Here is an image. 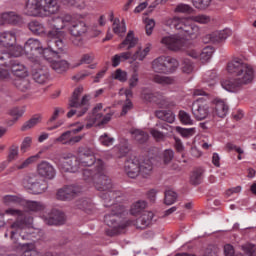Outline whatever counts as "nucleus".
Here are the masks:
<instances>
[{
    "label": "nucleus",
    "instance_id": "21",
    "mask_svg": "<svg viewBox=\"0 0 256 256\" xmlns=\"http://www.w3.org/2000/svg\"><path fill=\"white\" fill-rule=\"evenodd\" d=\"M155 214L151 211H144L142 215L135 221H129L130 225H135L136 229H147L151 223Z\"/></svg>",
    "mask_w": 256,
    "mask_h": 256
},
{
    "label": "nucleus",
    "instance_id": "14",
    "mask_svg": "<svg viewBox=\"0 0 256 256\" xmlns=\"http://www.w3.org/2000/svg\"><path fill=\"white\" fill-rule=\"evenodd\" d=\"M140 98L145 103H156V105H160L161 107H169L167 97L159 92H153V90L147 87L142 88Z\"/></svg>",
    "mask_w": 256,
    "mask_h": 256
},
{
    "label": "nucleus",
    "instance_id": "33",
    "mask_svg": "<svg viewBox=\"0 0 256 256\" xmlns=\"http://www.w3.org/2000/svg\"><path fill=\"white\" fill-rule=\"evenodd\" d=\"M157 119L165 121L166 123H175V114L171 110H157L155 112Z\"/></svg>",
    "mask_w": 256,
    "mask_h": 256
},
{
    "label": "nucleus",
    "instance_id": "38",
    "mask_svg": "<svg viewBox=\"0 0 256 256\" xmlns=\"http://www.w3.org/2000/svg\"><path fill=\"white\" fill-rule=\"evenodd\" d=\"M147 208V202L140 200L137 202H134L130 208L131 215H139L145 211Z\"/></svg>",
    "mask_w": 256,
    "mask_h": 256
},
{
    "label": "nucleus",
    "instance_id": "46",
    "mask_svg": "<svg viewBox=\"0 0 256 256\" xmlns=\"http://www.w3.org/2000/svg\"><path fill=\"white\" fill-rule=\"evenodd\" d=\"M188 18L191 19L194 23H199L200 25H207V23H211V17L205 14L190 16Z\"/></svg>",
    "mask_w": 256,
    "mask_h": 256
},
{
    "label": "nucleus",
    "instance_id": "8",
    "mask_svg": "<svg viewBox=\"0 0 256 256\" xmlns=\"http://www.w3.org/2000/svg\"><path fill=\"white\" fill-rule=\"evenodd\" d=\"M167 27L180 31L185 37L190 39H197L201 35V29L196 24H191L189 17H178L168 18L165 21Z\"/></svg>",
    "mask_w": 256,
    "mask_h": 256
},
{
    "label": "nucleus",
    "instance_id": "55",
    "mask_svg": "<svg viewBox=\"0 0 256 256\" xmlns=\"http://www.w3.org/2000/svg\"><path fill=\"white\" fill-rule=\"evenodd\" d=\"M10 55L11 57H21L23 55V51H25V48L21 47L20 45L14 44L13 46H10Z\"/></svg>",
    "mask_w": 256,
    "mask_h": 256
},
{
    "label": "nucleus",
    "instance_id": "41",
    "mask_svg": "<svg viewBox=\"0 0 256 256\" xmlns=\"http://www.w3.org/2000/svg\"><path fill=\"white\" fill-rule=\"evenodd\" d=\"M213 53H215V49L213 47L207 46L203 48L202 52L200 53V61H202V63H208V61H211Z\"/></svg>",
    "mask_w": 256,
    "mask_h": 256
},
{
    "label": "nucleus",
    "instance_id": "2",
    "mask_svg": "<svg viewBox=\"0 0 256 256\" xmlns=\"http://www.w3.org/2000/svg\"><path fill=\"white\" fill-rule=\"evenodd\" d=\"M227 71L230 75L236 77L234 79L223 80L221 83L223 89L230 93H237L243 85H250V83H253V79H255V68L239 58L228 63Z\"/></svg>",
    "mask_w": 256,
    "mask_h": 256
},
{
    "label": "nucleus",
    "instance_id": "48",
    "mask_svg": "<svg viewBox=\"0 0 256 256\" xmlns=\"http://www.w3.org/2000/svg\"><path fill=\"white\" fill-rule=\"evenodd\" d=\"M26 208L28 211L37 212V211H43V209H45V205L37 201H27Z\"/></svg>",
    "mask_w": 256,
    "mask_h": 256
},
{
    "label": "nucleus",
    "instance_id": "32",
    "mask_svg": "<svg viewBox=\"0 0 256 256\" xmlns=\"http://www.w3.org/2000/svg\"><path fill=\"white\" fill-rule=\"evenodd\" d=\"M167 57L161 56L156 58L152 63V69L155 73H166Z\"/></svg>",
    "mask_w": 256,
    "mask_h": 256
},
{
    "label": "nucleus",
    "instance_id": "29",
    "mask_svg": "<svg viewBox=\"0 0 256 256\" xmlns=\"http://www.w3.org/2000/svg\"><path fill=\"white\" fill-rule=\"evenodd\" d=\"M0 38L6 49L13 47L17 42V36L13 32L1 33Z\"/></svg>",
    "mask_w": 256,
    "mask_h": 256
},
{
    "label": "nucleus",
    "instance_id": "5",
    "mask_svg": "<svg viewBox=\"0 0 256 256\" xmlns=\"http://www.w3.org/2000/svg\"><path fill=\"white\" fill-rule=\"evenodd\" d=\"M47 45V48H43V45L38 39L30 38L24 45V53H26V55H30V57H37L38 53L39 55H43L44 59H55L61 57L62 51H59V48H57L55 44L52 46V48L49 46L48 36Z\"/></svg>",
    "mask_w": 256,
    "mask_h": 256
},
{
    "label": "nucleus",
    "instance_id": "34",
    "mask_svg": "<svg viewBox=\"0 0 256 256\" xmlns=\"http://www.w3.org/2000/svg\"><path fill=\"white\" fill-rule=\"evenodd\" d=\"M74 208L75 209H82L86 213H91V211H93V209H95V206L93 205L91 200L80 199V200H77L75 202Z\"/></svg>",
    "mask_w": 256,
    "mask_h": 256
},
{
    "label": "nucleus",
    "instance_id": "58",
    "mask_svg": "<svg viewBox=\"0 0 256 256\" xmlns=\"http://www.w3.org/2000/svg\"><path fill=\"white\" fill-rule=\"evenodd\" d=\"M150 135L156 140V141H163L165 139V134L157 128H151L150 129Z\"/></svg>",
    "mask_w": 256,
    "mask_h": 256
},
{
    "label": "nucleus",
    "instance_id": "50",
    "mask_svg": "<svg viewBox=\"0 0 256 256\" xmlns=\"http://www.w3.org/2000/svg\"><path fill=\"white\" fill-rule=\"evenodd\" d=\"M31 145H33V137L27 136L22 140V143L20 145V151L21 153H27L29 149H31Z\"/></svg>",
    "mask_w": 256,
    "mask_h": 256
},
{
    "label": "nucleus",
    "instance_id": "28",
    "mask_svg": "<svg viewBox=\"0 0 256 256\" xmlns=\"http://www.w3.org/2000/svg\"><path fill=\"white\" fill-rule=\"evenodd\" d=\"M132 139H135L140 145L149 141V134L141 129L132 128L130 130Z\"/></svg>",
    "mask_w": 256,
    "mask_h": 256
},
{
    "label": "nucleus",
    "instance_id": "53",
    "mask_svg": "<svg viewBox=\"0 0 256 256\" xmlns=\"http://www.w3.org/2000/svg\"><path fill=\"white\" fill-rule=\"evenodd\" d=\"M4 205H17V203H21V198L15 195H6L3 197Z\"/></svg>",
    "mask_w": 256,
    "mask_h": 256
},
{
    "label": "nucleus",
    "instance_id": "10",
    "mask_svg": "<svg viewBox=\"0 0 256 256\" xmlns=\"http://www.w3.org/2000/svg\"><path fill=\"white\" fill-rule=\"evenodd\" d=\"M103 110V104H97L93 110L92 114L87 117L86 129H91L93 125H107L109 121H111V117H113V112H109L103 116L101 111Z\"/></svg>",
    "mask_w": 256,
    "mask_h": 256
},
{
    "label": "nucleus",
    "instance_id": "20",
    "mask_svg": "<svg viewBox=\"0 0 256 256\" xmlns=\"http://www.w3.org/2000/svg\"><path fill=\"white\" fill-rule=\"evenodd\" d=\"M78 158L80 160L81 167H91V165H95V167H97V162L100 160L95 158V152L91 148L85 149L80 153Z\"/></svg>",
    "mask_w": 256,
    "mask_h": 256
},
{
    "label": "nucleus",
    "instance_id": "6",
    "mask_svg": "<svg viewBox=\"0 0 256 256\" xmlns=\"http://www.w3.org/2000/svg\"><path fill=\"white\" fill-rule=\"evenodd\" d=\"M106 207H111V213L104 216V223L112 228L113 233L111 235H116V233L131 225V222H124L123 218H121V215L125 213V206L117 204V200L109 202V206Z\"/></svg>",
    "mask_w": 256,
    "mask_h": 256
},
{
    "label": "nucleus",
    "instance_id": "52",
    "mask_svg": "<svg viewBox=\"0 0 256 256\" xmlns=\"http://www.w3.org/2000/svg\"><path fill=\"white\" fill-rule=\"evenodd\" d=\"M212 0H192V4L196 9H200V11H203L211 5Z\"/></svg>",
    "mask_w": 256,
    "mask_h": 256
},
{
    "label": "nucleus",
    "instance_id": "39",
    "mask_svg": "<svg viewBox=\"0 0 256 256\" xmlns=\"http://www.w3.org/2000/svg\"><path fill=\"white\" fill-rule=\"evenodd\" d=\"M4 23H10L11 25H17L21 21V16L15 14V12H6L2 14Z\"/></svg>",
    "mask_w": 256,
    "mask_h": 256
},
{
    "label": "nucleus",
    "instance_id": "22",
    "mask_svg": "<svg viewBox=\"0 0 256 256\" xmlns=\"http://www.w3.org/2000/svg\"><path fill=\"white\" fill-rule=\"evenodd\" d=\"M46 225H63L65 223V214L59 210H52L44 219Z\"/></svg>",
    "mask_w": 256,
    "mask_h": 256
},
{
    "label": "nucleus",
    "instance_id": "3",
    "mask_svg": "<svg viewBox=\"0 0 256 256\" xmlns=\"http://www.w3.org/2000/svg\"><path fill=\"white\" fill-rule=\"evenodd\" d=\"M96 169L98 178L94 182L97 191H100V197L104 201V207H109V203L117 201L121 198V192L113 190V183L107 176V170L105 167V162L103 160H98L96 163Z\"/></svg>",
    "mask_w": 256,
    "mask_h": 256
},
{
    "label": "nucleus",
    "instance_id": "49",
    "mask_svg": "<svg viewBox=\"0 0 256 256\" xmlns=\"http://www.w3.org/2000/svg\"><path fill=\"white\" fill-rule=\"evenodd\" d=\"M177 194L173 190H167L164 194L165 205H173L177 201Z\"/></svg>",
    "mask_w": 256,
    "mask_h": 256
},
{
    "label": "nucleus",
    "instance_id": "54",
    "mask_svg": "<svg viewBox=\"0 0 256 256\" xmlns=\"http://www.w3.org/2000/svg\"><path fill=\"white\" fill-rule=\"evenodd\" d=\"M181 70L183 73H186L187 75H189V73H193V63L191 62V60L185 58L182 61Z\"/></svg>",
    "mask_w": 256,
    "mask_h": 256
},
{
    "label": "nucleus",
    "instance_id": "13",
    "mask_svg": "<svg viewBox=\"0 0 256 256\" xmlns=\"http://www.w3.org/2000/svg\"><path fill=\"white\" fill-rule=\"evenodd\" d=\"M191 112L196 121H204V119H209V117H211L209 104L203 98H198L192 103Z\"/></svg>",
    "mask_w": 256,
    "mask_h": 256
},
{
    "label": "nucleus",
    "instance_id": "25",
    "mask_svg": "<svg viewBox=\"0 0 256 256\" xmlns=\"http://www.w3.org/2000/svg\"><path fill=\"white\" fill-rule=\"evenodd\" d=\"M228 37H231V29L226 28L221 31H216L208 35V39H210L211 43H221L225 41Z\"/></svg>",
    "mask_w": 256,
    "mask_h": 256
},
{
    "label": "nucleus",
    "instance_id": "62",
    "mask_svg": "<svg viewBox=\"0 0 256 256\" xmlns=\"http://www.w3.org/2000/svg\"><path fill=\"white\" fill-rule=\"evenodd\" d=\"M99 141L105 147H110V145H113V141H115V139L109 137L107 134H104L100 136Z\"/></svg>",
    "mask_w": 256,
    "mask_h": 256
},
{
    "label": "nucleus",
    "instance_id": "44",
    "mask_svg": "<svg viewBox=\"0 0 256 256\" xmlns=\"http://www.w3.org/2000/svg\"><path fill=\"white\" fill-rule=\"evenodd\" d=\"M41 157V152L36 155L28 157L21 164L17 165V169H27L31 164L35 163Z\"/></svg>",
    "mask_w": 256,
    "mask_h": 256
},
{
    "label": "nucleus",
    "instance_id": "9",
    "mask_svg": "<svg viewBox=\"0 0 256 256\" xmlns=\"http://www.w3.org/2000/svg\"><path fill=\"white\" fill-rule=\"evenodd\" d=\"M0 67H8V69H11L13 75L17 77V79H20L22 77H28L29 72L27 71V68L25 65L20 64L17 60L11 59L10 54L3 53L0 55Z\"/></svg>",
    "mask_w": 256,
    "mask_h": 256
},
{
    "label": "nucleus",
    "instance_id": "47",
    "mask_svg": "<svg viewBox=\"0 0 256 256\" xmlns=\"http://www.w3.org/2000/svg\"><path fill=\"white\" fill-rule=\"evenodd\" d=\"M39 123H41V116H35L23 124L21 131H28V129H33V127H35V125H39Z\"/></svg>",
    "mask_w": 256,
    "mask_h": 256
},
{
    "label": "nucleus",
    "instance_id": "17",
    "mask_svg": "<svg viewBox=\"0 0 256 256\" xmlns=\"http://www.w3.org/2000/svg\"><path fill=\"white\" fill-rule=\"evenodd\" d=\"M79 193H81V190L77 186H64L57 191V199L60 201H71V199H75Z\"/></svg>",
    "mask_w": 256,
    "mask_h": 256
},
{
    "label": "nucleus",
    "instance_id": "24",
    "mask_svg": "<svg viewBox=\"0 0 256 256\" xmlns=\"http://www.w3.org/2000/svg\"><path fill=\"white\" fill-rule=\"evenodd\" d=\"M212 104L214 105V112L216 113L217 117H226L229 111V106H227L224 100H221L220 98H215L212 101Z\"/></svg>",
    "mask_w": 256,
    "mask_h": 256
},
{
    "label": "nucleus",
    "instance_id": "7",
    "mask_svg": "<svg viewBox=\"0 0 256 256\" xmlns=\"http://www.w3.org/2000/svg\"><path fill=\"white\" fill-rule=\"evenodd\" d=\"M26 9L32 17H49L59 11L57 0H28Z\"/></svg>",
    "mask_w": 256,
    "mask_h": 256
},
{
    "label": "nucleus",
    "instance_id": "11",
    "mask_svg": "<svg viewBox=\"0 0 256 256\" xmlns=\"http://www.w3.org/2000/svg\"><path fill=\"white\" fill-rule=\"evenodd\" d=\"M83 93V87H78L74 90L72 97L69 99L68 107H75L79 109V107H83L82 112L78 113V117L85 115L86 111H89V101H91V96L89 94H85L81 101H79V97Z\"/></svg>",
    "mask_w": 256,
    "mask_h": 256
},
{
    "label": "nucleus",
    "instance_id": "12",
    "mask_svg": "<svg viewBox=\"0 0 256 256\" xmlns=\"http://www.w3.org/2000/svg\"><path fill=\"white\" fill-rule=\"evenodd\" d=\"M23 185L25 189L32 191L34 195H41V193H45L47 191V182L41 177L31 174L24 178Z\"/></svg>",
    "mask_w": 256,
    "mask_h": 256
},
{
    "label": "nucleus",
    "instance_id": "59",
    "mask_svg": "<svg viewBox=\"0 0 256 256\" xmlns=\"http://www.w3.org/2000/svg\"><path fill=\"white\" fill-rule=\"evenodd\" d=\"M25 113V110L23 108H13L10 110V115L13 117L14 121H17L20 119V117H23Z\"/></svg>",
    "mask_w": 256,
    "mask_h": 256
},
{
    "label": "nucleus",
    "instance_id": "16",
    "mask_svg": "<svg viewBox=\"0 0 256 256\" xmlns=\"http://www.w3.org/2000/svg\"><path fill=\"white\" fill-rule=\"evenodd\" d=\"M160 43L170 51H181L184 45L183 38L178 35L164 36L162 37Z\"/></svg>",
    "mask_w": 256,
    "mask_h": 256
},
{
    "label": "nucleus",
    "instance_id": "35",
    "mask_svg": "<svg viewBox=\"0 0 256 256\" xmlns=\"http://www.w3.org/2000/svg\"><path fill=\"white\" fill-rule=\"evenodd\" d=\"M113 32L115 35L119 37H123L127 32V26L125 25V21L120 22L118 18H115L113 25H112Z\"/></svg>",
    "mask_w": 256,
    "mask_h": 256
},
{
    "label": "nucleus",
    "instance_id": "15",
    "mask_svg": "<svg viewBox=\"0 0 256 256\" xmlns=\"http://www.w3.org/2000/svg\"><path fill=\"white\" fill-rule=\"evenodd\" d=\"M79 167H81V162L79 157L68 154L61 158L59 163V168L65 173H77L79 171Z\"/></svg>",
    "mask_w": 256,
    "mask_h": 256
},
{
    "label": "nucleus",
    "instance_id": "51",
    "mask_svg": "<svg viewBox=\"0 0 256 256\" xmlns=\"http://www.w3.org/2000/svg\"><path fill=\"white\" fill-rule=\"evenodd\" d=\"M62 3H64V5H68V7L85 9V2L83 0H62Z\"/></svg>",
    "mask_w": 256,
    "mask_h": 256
},
{
    "label": "nucleus",
    "instance_id": "30",
    "mask_svg": "<svg viewBox=\"0 0 256 256\" xmlns=\"http://www.w3.org/2000/svg\"><path fill=\"white\" fill-rule=\"evenodd\" d=\"M28 28L34 35H45L47 37V35L49 34V32H47V30L45 29V26L38 21L30 22L28 24Z\"/></svg>",
    "mask_w": 256,
    "mask_h": 256
},
{
    "label": "nucleus",
    "instance_id": "42",
    "mask_svg": "<svg viewBox=\"0 0 256 256\" xmlns=\"http://www.w3.org/2000/svg\"><path fill=\"white\" fill-rule=\"evenodd\" d=\"M175 131L181 135V137H184L185 139H189V137H193L195 133H197V130L195 128H182L181 126H176Z\"/></svg>",
    "mask_w": 256,
    "mask_h": 256
},
{
    "label": "nucleus",
    "instance_id": "27",
    "mask_svg": "<svg viewBox=\"0 0 256 256\" xmlns=\"http://www.w3.org/2000/svg\"><path fill=\"white\" fill-rule=\"evenodd\" d=\"M32 77L35 83H38V85H45V83L49 82V72L47 70H35Z\"/></svg>",
    "mask_w": 256,
    "mask_h": 256
},
{
    "label": "nucleus",
    "instance_id": "31",
    "mask_svg": "<svg viewBox=\"0 0 256 256\" xmlns=\"http://www.w3.org/2000/svg\"><path fill=\"white\" fill-rule=\"evenodd\" d=\"M14 85L16 88L19 89V91H22L23 93L30 91L31 89V80L27 77H22V78H16L14 80Z\"/></svg>",
    "mask_w": 256,
    "mask_h": 256
},
{
    "label": "nucleus",
    "instance_id": "40",
    "mask_svg": "<svg viewBox=\"0 0 256 256\" xmlns=\"http://www.w3.org/2000/svg\"><path fill=\"white\" fill-rule=\"evenodd\" d=\"M82 175L84 181H87L88 183H95L99 177V175H97V167H95L94 172L91 169H84Z\"/></svg>",
    "mask_w": 256,
    "mask_h": 256
},
{
    "label": "nucleus",
    "instance_id": "4",
    "mask_svg": "<svg viewBox=\"0 0 256 256\" xmlns=\"http://www.w3.org/2000/svg\"><path fill=\"white\" fill-rule=\"evenodd\" d=\"M124 171L130 179H137L139 175L148 179L153 175V163L149 159L132 156L126 160Z\"/></svg>",
    "mask_w": 256,
    "mask_h": 256
},
{
    "label": "nucleus",
    "instance_id": "23",
    "mask_svg": "<svg viewBox=\"0 0 256 256\" xmlns=\"http://www.w3.org/2000/svg\"><path fill=\"white\" fill-rule=\"evenodd\" d=\"M63 51H65V48H63ZM63 51L60 52V57L58 59H61V55H63ZM57 58L47 59V61H51L50 67L56 71V73H65L67 69H69V63L65 60H54Z\"/></svg>",
    "mask_w": 256,
    "mask_h": 256
},
{
    "label": "nucleus",
    "instance_id": "36",
    "mask_svg": "<svg viewBox=\"0 0 256 256\" xmlns=\"http://www.w3.org/2000/svg\"><path fill=\"white\" fill-rule=\"evenodd\" d=\"M203 173H205V171L201 168L194 170L190 175L191 185H201V183H203Z\"/></svg>",
    "mask_w": 256,
    "mask_h": 256
},
{
    "label": "nucleus",
    "instance_id": "45",
    "mask_svg": "<svg viewBox=\"0 0 256 256\" xmlns=\"http://www.w3.org/2000/svg\"><path fill=\"white\" fill-rule=\"evenodd\" d=\"M178 119L182 125H193V118H191V114L187 113L185 110L179 111Z\"/></svg>",
    "mask_w": 256,
    "mask_h": 256
},
{
    "label": "nucleus",
    "instance_id": "61",
    "mask_svg": "<svg viewBox=\"0 0 256 256\" xmlns=\"http://www.w3.org/2000/svg\"><path fill=\"white\" fill-rule=\"evenodd\" d=\"M146 35H152L153 29H155V20L148 19L145 21Z\"/></svg>",
    "mask_w": 256,
    "mask_h": 256
},
{
    "label": "nucleus",
    "instance_id": "60",
    "mask_svg": "<svg viewBox=\"0 0 256 256\" xmlns=\"http://www.w3.org/2000/svg\"><path fill=\"white\" fill-rule=\"evenodd\" d=\"M114 79H117L118 81H121L122 83H125L127 81V72L117 69L114 73Z\"/></svg>",
    "mask_w": 256,
    "mask_h": 256
},
{
    "label": "nucleus",
    "instance_id": "37",
    "mask_svg": "<svg viewBox=\"0 0 256 256\" xmlns=\"http://www.w3.org/2000/svg\"><path fill=\"white\" fill-rule=\"evenodd\" d=\"M152 81L158 83V85H173L175 83V78L156 74L153 76Z\"/></svg>",
    "mask_w": 256,
    "mask_h": 256
},
{
    "label": "nucleus",
    "instance_id": "18",
    "mask_svg": "<svg viewBox=\"0 0 256 256\" xmlns=\"http://www.w3.org/2000/svg\"><path fill=\"white\" fill-rule=\"evenodd\" d=\"M83 137L85 135H77L74 136L71 130L63 132L58 138L54 140V143H61L62 145H70L73 146L77 143H81L83 141Z\"/></svg>",
    "mask_w": 256,
    "mask_h": 256
},
{
    "label": "nucleus",
    "instance_id": "26",
    "mask_svg": "<svg viewBox=\"0 0 256 256\" xmlns=\"http://www.w3.org/2000/svg\"><path fill=\"white\" fill-rule=\"evenodd\" d=\"M138 42H139V39L135 37L133 30H130L126 38L119 45V49H124V47H127L126 49L127 51H129L130 49H133V47H136Z\"/></svg>",
    "mask_w": 256,
    "mask_h": 256
},
{
    "label": "nucleus",
    "instance_id": "64",
    "mask_svg": "<svg viewBox=\"0 0 256 256\" xmlns=\"http://www.w3.org/2000/svg\"><path fill=\"white\" fill-rule=\"evenodd\" d=\"M94 60L95 55H93V53L84 54L80 59V64L83 65V63H86L87 65H89V63H93Z\"/></svg>",
    "mask_w": 256,
    "mask_h": 256
},
{
    "label": "nucleus",
    "instance_id": "63",
    "mask_svg": "<svg viewBox=\"0 0 256 256\" xmlns=\"http://www.w3.org/2000/svg\"><path fill=\"white\" fill-rule=\"evenodd\" d=\"M173 157H175L173 150H165L163 153V161L165 165L171 163V161H173Z\"/></svg>",
    "mask_w": 256,
    "mask_h": 256
},
{
    "label": "nucleus",
    "instance_id": "1",
    "mask_svg": "<svg viewBox=\"0 0 256 256\" xmlns=\"http://www.w3.org/2000/svg\"><path fill=\"white\" fill-rule=\"evenodd\" d=\"M63 29H68L72 37H83V35L89 31V26L81 20H75L70 14L53 18L51 30H49L47 34L49 39L48 44L51 49H53L54 45L58 51L65 49V37H67V32Z\"/></svg>",
    "mask_w": 256,
    "mask_h": 256
},
{
    "label": "nucleus",
    "instance_id": "19",
    "mask_svg": "<svg viewBox=\"0 0 256 256\" xmlns=\"http://www.w3.org/2000/svg\"><path fill=\"white\" fill-rule=\"evenodd\" d=\"M37 174L39 177H43L44 179L52 180L55 179V175L57 172L55 171V167L51 165V163L47 161H42L37 165Z\"/></svg>",
    "mask_w": 256,
    "mask_h": 256
},
{
    "label": "nucleus",
    "instance_id": "56",
    "mask_svg": "<svg viewBox=\"0 0 256 256\" xmlns=\"http://www.w3.org/2000/svg\"><path fill=\"white\" fill-rule=\"evenodd\" d=\"M174 13H193V7L188 4H178L174 9Z\"/></svg>",
    "mask_w": 256,
    "mask_h": 256
},
{
    "label": "nucleus",
    "instance_id": "43",
    "mask_svg": "<svg viewBox=\"0 0 256 256\" xmlns=\"http://www.w3.org/2000/svg\"><path fill=\"white\" fill-rule=\"evenodd\" d=\"M179 67V61L175 58L166 57V73H173L177 71Z\"/></svg>",
    "mask_w": 256,
    "mask_h": 256
},
{
    "label": "nucleus",
    "instance_id": "57",
    "mask_svg": "<svg viewBox=\"0 0 256 256\" xmlns=\"http://www.w3.org/2000/svg\"><path fill=\"white\" fill-rule=\"evenodd\" d=\"M19 157V146L12 145L9 149L8 160L15 161Z\"/></svg>",
    "mask_w": 256,
    "mask_h": 256
}]
</instances>
